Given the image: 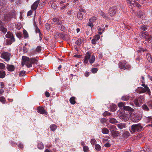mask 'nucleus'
<instances>
[{"label":"nucleus","instance_id":"f257e3e1","mask_svg":"<svg viewBox=\"0 0 152 152\" xmlns=\"http://www.w3.org/2000/svg\"><path fill=\"white\" fill-rule=\"evenodd\" d=\"M143 126L140 123L134 124L131 126L130 132L132 134L141 132L143 130Z\"/></svg>","mask_w":152,"mask_h":152},{"label":"nucleus","instance_id":"f03ea898","mask_svg":"<svg viewBox=\"0 0 152 152\" xmlns=\"http://www.w3.org/2000/svg\"><path fill=\"white\" fill-rule=\"evenodd\" d=\"M108 128L110 130L111 135L113 138H115L117 137L119 134V132L116 130L117 129L116 127L112 125L108 126Z\"/></svg>","mask_w":152,"mask_h":152},{"label":"nucleus","instance_id":"7ed1b4c3","mask_svg":"<svg viewBox=\"0 0 152 152\" xmlns=\"http://www.w3.org/2000/svg\"><path fill=\"white\" fill-rule=\"evenodd\" d=\"M22 61L21 62L22 65L23 66L26 65L28 68L31 67L32 66L30 58L26 56H23L22 57Z\"/></svg>","mask_w":152,"mask_h":152},{"label":"nucleus","instance_id":"20e7f679","mask_svg":"<svg viewBox=\"0 0 152 152\" xmlns=\"http://www.w3.org/2000/svg\"><path fill=\"white\" fill-rule=\"evenodd\" d=\"M131 114L129 113H124L119 114L120 118L122 121H125L128 120Z\"/></svg>","mask_w":152,"mask_h":152},{"label":"nucleus","instance_id":"39448f33","mask_svg":"<svg viewBox=\"0 0 152 152\" xmlns=\"http://www.w3.org/2000/svg\"><path fill=\"white\" fill-rule=\"evenodd\" d=\"M130 67V65L127 64L125 61H123L119 64V68L124 70L129 69Z\"/></svg>","mask_w":152,"mask_h":152},{"label":"nucleus","instance_id":"423d86ee","mask_svg":"<svg viewBox=\"0 0 152 152\" xmlns=\"http://www.w3.org/2000/svg\"><path fill=\"white\" fill-rule=\"evenodd\" d=\"M10 53L4 52L1 53V56L2 58L4 59L5 61H8L10 59Z\"/></svg>","mask_w":152,"mask_h":152},{"label":"nucleus","instance_id":"0eeeda50","mask_svg":"<svg viewBox=\"0 0 152 152\" xmlns=\"http://www.w3.org/2000/svg\"><path fill=\"white\" fill-rule=\"evenodd\" d=\"M116 7H110L109 10V14L111 17L113 16L115 14L116 12Z\"/></svg>","mask_w":152,"mask_h":152},{"label":"nucleus","instance_id":"6e6552de","mask_svg":"<svg viewBox=\"0 0 152 152\" xmlns=\"http://www.w3.org/2000/svg\"><path fill=\"white\" fill-rule=\"evenodd\" d=\"M91 53L89 52H87L86 54L85 57L84 59V63L85 64H87L88 63V61L90 58Z\"/></svg>","mask_w":152,"mask_h":152},{"label":"nucleus","instance_id":"1a4fd4ad","mask_svg":"<svg viewBox=\"0 0 152 152\" xmlns=\"http://www.w3.org/2000/svg\"><path fill=\"white\" fill-rule=\"evenodd\" d=\"M37 111L38 113L41 114H44L45 115H47L48 113L44 109L43 107L39 106L38 107Z\"/></svg>","mask_w":152,"mask_h":152},{"label":"nucleus","instance_id":"9d476101","mask_svg":"<svg viewBox=\"0 0 152 152\" xmlns=\"http://www.w3.org/2000/svg\"><path fill=\"white\" fill-rule=\"evenodd\" d=\"M141 119V117L137 115H133L132 118V121L134 122H137Z\"/></svg>","mask_w":152,"mask_h":152},{"label":"nucleus","instance_id":"9b49d317","mask_svg":"<svg viewBox=\"0 0 152 152\" xmlns=\"http://www.w3.org/2000/svg\"><path fill=\"white\" fill-rule=\"evenodd\" d=\"M136 92L139 94L143 93L147 91L146 89L142 87H138L136 90Z\"/></svg>","mask_w":152,"mask_h":152},{"label":"nucleus","instance_id":"f8f14e48","mask_svg":"<svg viewBox=\"0 0 152 152\" xmlns=\"http://www.w3.org/2000/svg\"><path fill=\"white\" fill-rule=\"evenodd\" d=\"M34 26L35 28V31L36 33H38L39 34V38H40V40H41L42 39L41 35L42 34L40 32V31L39 28H38L37 26L36 23L35 22L34 23Z\"/></svg>","mask_w":152,"mask_h":152},{"label":"nucleus","instance_id":"ddd939ff","mask_svg":"<svg viewBox=\"0 0 152 152\" xmlns=\"http://www.w3.org/2000/svg\"><path fill=\"white\" fill-rule=\"evenodd\" d=\"M52 20L54 23H56V24L57 25H59L62 23V21L59 20L57 18H55L52 19Z\"/></svg>","mask_w":152,"mask_h":152},{"label":"nucleus","instance_id":"4468645a","mask_svg":"<svg viewBox=\"0 0 152 152\" xmlns=\"http://www.w3.org/2000/svg\"><path fill=\"white\" fill-rule=\"evenodd\" d=\"M39 2V0H37L31 6V9L36 10L38 5Z\"/></svg>","mask_w":152,"mask_h":152},{"label":"nucleus","instance_id":"2eb2a0df","mask_svg":"<svg viewBox=\"0 0 152 152\" xmlns=\"http://www.w3.org/2000/svg\"><path fill=\"white\" fill-rule=\"evenodd\" d=\"M15 41V39L14 37H12L11 39L6 40V44L7 45H10L13 42Z\"/></svg>","mask_w":152,"mask_h":152},{"label":"nucleus","instance_id":"dca6fc26","mask_svg":"<svg viewBox=\"0 0 152 152\" xmlns=\"http://www.w3.org/2000/svg\"><path fill=\"white\" fill-rule=\"evenodd\" d=\"M118 127L120 129H123L126 127V124L124 123H120L117 125Z\"/></svg>","mask_w":152,"mask_h":152},{"label":"nucleus","instance_id":"f3484780","mask_svg":"<svg viewBox=\"0 0 152 152\" xmlns=\"http://www.w3.org/2000/svg\"><path fill=\"white\" fill-rule=\"evenodd\" d=\"M148 33L147 32H141L140 34V36L142 38H146L147 36H148Z\"/></svg>","mask_w":152,"mask_h":152},{"label":"nucleus","instance_id":"a211bd4d","mask_svg":"<svg viewBox=\"0 0 152 152\" xmlns=\"http://www.w3.org/2000/svg\"><path fill=\"white\" fill-rule=\"evenodd\" d=\"M7 69L10 71H13L14 70L15 67L14 66L12 65L8 64L7 66Z\"/></svg>","mask_w":152,"mask_h":152},{"label":"nucleus","instance_id":"6ab92c4d","mask_svg":"<svg viewBox=\"0 0 152 152\" xmlns=\"http://www.w3.org/2000/svg\"><path fill=\"white\" fill-rule=\"evenodd\" d=\"M141 86L144 87V88L146 90L148 94L150 96L151 95L150 90L149 88L148 87L147 85H145L144 84H142Z\"/></svg>","mask_w":152,"mask_h":152},{"label":"nucleus","instance_id":"aec40b11","mask_svg":"<svg viewBox=\"0 0 152 152\" xmlns=\"http://www.w3.org/2000/svg\"><path fill=\"white\" fill-rule=\"evenodd\" d=\"M130 6H135V5L136 3L134 0H126Z\"/></svg>","mask_w":152,"mask_h":152},{"label":"nucleus","instance_id":"412c9836","mask_svg":"<svg viewBox=\"0 0 152 152\" xmlns=\"http://www.w3.org/2000/svg\"><path fill=\"white\" fill-rule=\"evenodd\" d=\"M123 109L125 110H127L130 112H132L134 111V109L133 108L128 106H124Z\"/></svg>","mask_w":152,"mask_h":152},{"label":"nucleus","instance_id":"4be33fe9","mask_svg":"<svg viewBox=\"0 0 152 152\" xmlns=\"http://www.w3.org/2000/svg\"><path fill=\"white\" fill-rule=\"evenodd\" d=\"M62 36V34L61 33L57 32L54 35V37L56 39H59L60 37H61Z\"/></svg>","mask_w":152,"mask_h":152},{"label":"nucleus","instance_id":"5701e85b","mask_svg":"<svg viewBox=\"0 0 152 152\" xmlns=\"http://www.w3.org/2000/svg\"><path fill=\"white\" fill-rule=\"evenodd\" d=\"M109 122L112 124H115L118 123V121L114 118H111L110 119Z\"/></svg>","mask_w":152,"mask_h":152},{"label":"nucleus","instance_id":"b1692460","mask_svg":"<svg viewBox=\"0 0 152 152\" xmlns=\"http://www.w3.org/2000/svg\"><path fill=\"white\" fill-rule=\"evenodd\" d=\"M123 137L125 138H127L130 136V133L128 131H125L122 135Z\"/></svg>","mask_w":152,"mask_h":152},{"label":"nucleus","instance_id":"393cba45","mask_svg":"<svg viewBox=\"0 0 152 152\" xmlns=\"http://www.w3.org/2000/svg\"><path fill=\"white\" fill-rule=\"evenodd\" d=\"M3 20L4 21H9L10 20L11 18L9 14L5 15L4 16V18H3Z\"/></svg>","mask_w":152,"mask_h":152},{"label":"nucleus","instance_id":"a878e982","mask_svg":"<svg viewBox=\"0 0 152 152\" xmlns=\"http://www.w3.org/2000/svg\"><path fill=\"white\" fill-rule=\"evenodd\" d=\"M137 16L138 18H143L144 16V13L141 11H139L137 14Z\"/></svg>","mask_w":152,"mask_h":152},{"label":"nucleus","instance_id":"bb28decb","mask_svg":"<svg viewBox=\"0 0 152 152\" xmlns=\"http://www.w3.org/2000/svg\"><path fill=\"white\" fill-rule=\"evenodd\" d=\"M30 61L32 64H37L38 63V61L37 59H36L35 58H30Z\"/></svg>","mask_w":152,"mask_h":152},{"label":"nucleus","instance_id":"cd10ccee","mask_svg":"<svg viewBox=\"0 0 152 152\" xmlns=\"http://www.w3.org/2000/svg\"><path fill=\"white\" fill-rule=\"evenodd\" d=\"M102 132L104 134H108L109 132V130L107 128L104 127L102 130Z\"/></svg>","mask_w":152,"mask_h":152},{"label":"nucleus","instance_id":"c85d7f7f","mask_svg":"<svg viewBox=\"0 0 152 152\" xmlns=\"http://www.w3.org/2000/svg\"><path fill=\"white\" fill-rule=\"evenodd\" d=\"M37 147L39 149H42L44 148V145L42 142H39L38 143Z\"/></svg>","mask_w":152,"mask_h":152},{"label":"nucleus","instance_id":"c756f323","mask_svg":"<svg viewBox=\"0 0 152 152\" xmlns=\"http://www.w3.org/2000/svg\"><path fill=\"white\" fill-rule=\"evenodd\" d=\"M130 97L129 96L126 95L123 96L121 98V99L123 101H127L129 99Z\"/></svg>","mask_w":152,"mask_h":152},{"label":"nucleus","instance_id":"7c9ffc66","mask_svg":"<svg viewBox=\"0 0 152 152\" xmlns=\"http://www.w3.org/2000/svg\"><path fill=\"white\" fill-rule=\"evenodd\" d=\"M0 30L4 34H5L7 32V29L3 26H1L0 27Z\"/></svg>","mask_w":152,"mask_h":152},{"label":"nucleus","instance_id":"2f4dec72","mask_svg":"<svg viewBox=\"0 0 152 152\" xmlns=\"http://www.w3.org/2000/svg\"><path fill=\"white\" fill-rule=\"evenodd\" d=\"M75 98L74 97H72L70 98L69 99V101L70 103L72 104H74L76 103V102L75 100Z\"/></svg>","mask_w":152,"mask_h":152},{"label":"nucleus","instance_id":"473e14b6","mask_svg":"<svg viewBox=\"0 0 152 152\" xmlns=\"http://www.w3.org/2000/svg\"><path fill=\"white\" fill-rule=\"evenodd\" d=\"M95 56L94 55H92L91 56V57L90 59L89 60V63L91 64H92L94 63V61H95Z\"/></svg>","mask_w":152,"mask_h":152},{"label":"nucleus","instance_id":"72a5a7b5","mask_svg":"<svg viewBox=\"0 0 152 152\" xmlns=\"http://www.w3.org/2000/svg\"><path fill=\"white\" fill-rule=\"evenodd\" d=\"M5 36L6 38H10V39L12 37H14L12 33L9 31L7 32V34Z\"/></svg>","mask_w":152,"mask_h":152},{"label":"nucleus","instance_id":"f704fd0d","mask_svg":"<svg viewBox=\"0 0 152 152\" xmlns=\"http://www.w3.org/2000/svg\"><path fill=\"white\" fill-rule=\"evenodd\" d=\"M5 75V72L4 71H0V78H4Z\"/></svg>","mask_w":152,"mask_h":152},{"label":"nucleus","instance_id":"c9c22d12","mask_svg":"<svg viewBox=\"0 0 152 152\" xmlns=\"http://www.w3.org/2000/svg\"><path fill=\"white\" fill-rule=\"evenodd\" d=\"M51 130L54 131L57 129V126L55 124H53L51 125L50 127Z\"/></svg>","mask_w":152,"mask_h":152},{"label":"nucleus","instance_id":"e433bc0d","mask_svg":"<svg viewBox=\"0 0 152 152\" xmlns=\"http://www.w3.org/2000/svg\"><path fill=\"white\" fill-rule=\"evenodd\" d=\"M59 25L60 26H58V28L61 31H63L65 30L66 27L64 26L62 24Z\"/></svg>","mask_w":152,"mask_h":152},{"label":"nucleus","instance_id":"4c0bfd02","mask_svg":"<svg viewBox=\"0 0 152 152\" xmlns=\"http://www.w3.org/2000/svg\"><path fill=\"white\" fill-rule=\"evenodd\" d=\"M146 57L147 60L149 62H152V58L150 54L148 53L146 55Z\"/></svg>","mask_w":152,"mask_h":152},{"label":"nucleus","instance_id":"58836bf2","mask_svg":"<svg viewBox=\"0 0 152 152\" xmlns=\"http://www.w3.org/2000/svg\"><path fill=\"white\" fill-rule=\"evenodd\" d=\"M142 108L143 110L146 111H148L149 110L147 106L145 104L143 105L142 106Z\"/></svg>","mask_w":152,"mask_h":152},{"label":"nucleus","instance_id":"ea45409f","mask_svg":"<svg viewBox=\"0 0 152 152\" xmlns=\"http://www.w3.org/2000/svg\"><path fill=\"white\" fill-rule=\"evenodd\" d=\"M144 97L142 96H140L138 97V99L140 104L144 100Z\"/></svg>","mask_w":152,"mask_h":152},{"label":"nucleus","instance_id":"a19ab883","mask_svg":"<svg viewBox=\"0 0 152 152\" xmlns=\"http://www.w3.org/2000/svg\"><path fill=\"white\" fill-rule=\"evenodd\" d=\"M9 15L10 18H15L16 17V14L15 12L10 13Z\"/></svg>","mask_w":152,"mask_h":152},{"label":"nucleus","instance_id":"79ce46f5","mask_svg":"<svg viewBox=\"0 0 152 152\" xmlns=\"http://www.w3.org/2000/svg\"><path fill=\"white\" fill-rule=\"evenodd\" d=\"M83 41L81 39L79 38L75 42V44L78 45H80L82 43Z\"/></svg>","mask_w":152,"mask_h":152},{"label":"nucleus","instance_id":"37998d69","mask_svg":"<svg viewBox=\"0 0 152 152\" xmlns=\"http://www.w3.org/2000/svg\"><path fill=\"white\" fill-rule=\"evenodd\" d=\"M0 102L2 103L3 104H4L6 102L5 98L3 96L0 97Z\"/></svg>","mask_w":152,"mask_h":152},{"label":"nucleus","instance_id":"c03bdc74","mask_svg":"<svg viewBox=\"0 0 152 152\" xmlns=\"http://www.w3.org/2000/svg\"><path fill=\"white\" fill-rule=\"evenodd\" d=\"M77 17L80 20H81L83 18V15L80 12L77 13Z\"/></svg>","mask_w":152,"mask_h":152},{"label":"nucleus","instance_id":"a18cd8bd","mask_svg":"<svg viewBox=\"0 0 152 152\" xmlns=\"http://www.w3.org/2000/svg\"><path fill=\"white\" fill-rule=\"evenodd\" d=\"M41 51V46H38L36 50H35V53H36V52L37 53H39Z\"/></svg>","mask_w":152,"mask_h":152},{"label":"nucleus","instance_id":"49530a36","mask_svg":"<svg viewBox=\"0 0 152 152\" xmlns=\"http://www.w3.org/2000/svg\"><path fill=\"white\" fill-rule=\"evenodd\" d=\"M125 102H121L119 103H118V106L120 108H121L122 107H124V106H125Z\"/></svg>","mask_w":152,"mask_h":152},{"label":"nucleus","instance_id":"de8ad7c7","mask_svg":"<svg viewBox=\"0 0 152 152\" xmlns=\"http://www.w3.org/2000/svg\"><path fill=\"white\" fill-rule=\"evenodd\" d=\"M95 148L98 151H100L101 149V146L98 144H96L95 145Z\"/></svg>","mask_w":152,"mask_h":152},{"label":"nucleus","instance_id":"09e8293b","mask_svg":"<svg viewBox=\"0 0 152 152\" xmlns=\"http://www.w3.org/2000/svg\"><path fill=\"white\" fill-rule=\"evenodd\" d=\"M103 115L105 117L106 116H110L111 115V113L107 111H105L103 114Z\"/></svg>","mask_w":152,"mask_h":152},{"label":"nucleus","instance_id":"8fccbe9b","mask_svg":"<svg viewBox=\"0 0 152 152\" xmlns=\"http://www.w3.org/2000/svg\"><path fill=\"white\" fill-rule=\"evenodd\" d=\"M139 101L138 100V99H136L134 100V103L136 106H140L141 105L140 104H139Z\"/></svg>","mask_w":152,"mask_h":152},{"label":"nucleus","instance_id":"3c124183","mask_svg":"<svg viewBox=\"0 0 152 152\" xmlns=\"http://www.w3.org/2000/svg\"><path fill=\"white\" fill-rule=\"evenodd\" d=\"M23 34L25 38H27L28 37V34L26 30L23 31Z\"/></svg>","mask_w":152,"mask_h":152},{"label":"nucleus","instance_id":"603ef678","mask_svg":"<svg viewBox=\"0 0 152 152\" xmlns=\"http://www.w3.org/2000/svg\"><path fill=\"white\" fill-rule=\"evenodd\" d=\"M26 72L25 71H21L20 73V75L21 76H23L25 75V73Z\"/></svg>","mask_w":152,"mask_h":152},{"label":"nucleus","instance_id":"864d4df0","mask_svg":"<svg viewBox=\"0 0 152 152\" xmlns=\"http://www.w3.org/2000/svg\"><path fill=\"white\" fill-rule=\"evenodd\" d=\"M83 150L85 152H88V148L87 146H84L83 147Z\"/></svg>","mask_w":152,"mask_h":152},{"label":"nucleus","instance_id":"5fc2aeb1","mask_svg":"<svg viewBox=\"0 0 152 152\" xmlns=\"http://www.w3.org/2000/svg\"><path fill=\"white\" fill-rule=\"evenodd\" d=\"M98 71L97 68H93L92 69L91 71L92 73H96Z\"/></svg>","mask_w":152,"mask_h":152},{"label":"nucleus","instance_id":"6e6d98bb","mask_svg":"<svg viewBox=\"0 0 152 152\" xmlns=\"http://www.w3.org/2000/svg\"><path fill=\"white\" fill-rule=\"evenodd\" d=\"M96 20V17H93L90 19L89 21L91 22H93Z\"/></svg>","mask_w":152,"mask_h":152},{"label":"nucleus","instance_id":"4d7b16f0","mask_svg":"<svg viewBox=\"0 0 152 152\" xmlns=\"http://www.w3.org/2000/svg\"><path fill=\"white\" fill-rule=\"evenodd\" d=\"M5 65L2 63H0V69H2L5 68Z\"/></svg>","mask_w":152,"mask_h":152},{"label":"nucleus","instance_id":"13d9d810","mask_svg":"<svg viewBox=\"0 0 152 152\" xmlns=\"http://www.w3.org/2000/svg\"><path fill=\"white\" fill-rule=\"evenodd\" d=\"M100 38V36L99 35H96L94 37V39L95 40H96V41L98 40Z\"/></svg>","mask_w":152,"mask_h":152},{"label":"nucleus","instance_id":"bf43d9fd","mask_svg":"<svg viewBox=\"0 0 152 152\" xmlns=\"http://www.w3.org/2000/svg\"><path fill=\"white\" fill-rule=\"evenodd\" d=\"M45 28L47 30H49L50 29V25L48 23H46L45 24Z\"/></svg>","mask_w":152,"mask_h":152},{"label":"nucleus","instance_id":"052dcab7","mask_svg":"<svg viewBox=\"0 0 152 152\" xmlns=\"http://www.w3.org/2000/svg\"><path fill=\"white\" fill-rule=\"evenodd\" d=\"M140 29L143 30V31H145L147 29V28L145 26H142L140 27Z\"/></svg>","mask_w":152,"mask_h":152},{"label":"nucleus","instance_id":"680f3d73","mask_svg":"<svg viewBox=\"0 0 152 152\" xmlns=\"http://www.w3.org/2000/svg\"><path fill=\"white\" fill-rule=\"evenodd\" d=\"M91 142L92 145H94L96 142V141L95 139H92Z\"/></svg>","mask_w":152,"mask_h":152},{"label":"nucleus","instance_id":"e2e57ef3","mask_svg":"<svg viewBox=\"0 0 152 152\" xmlns=\"http://www.w3.org/2000/svg\"><path fill=\"white\" fill-rule=\"evenodd\" d=\"M23 51L24 53H26L28 51V49L27 48H26V47L24 46V45H23Z\"/></svg>","mask_w":152,"mask_h":152},{"label":"nucleus","instance_id":"0e129e2a","mask_svg":"<svg viewBox=\"0 0 152 152\" xmlns=\"http://www.w3.org/2000/svg\"><path fill=\"white\" fill-rule=\"evenodd\" d=\"M148 106H149V107H150L151 108H152V100L149 101L148 102Z\"/></svg>","mask_w":152,"mask_h":152},{"label":"nucleus","instance_id":"69168bd1","mask_svg":"<svg viewBox=\"0 0 152 152\" xmlns=\"http://www.w3.org/2000/svg\"><path fill=\"white\" fill-rule=\"evenodd\" d=\"M92 22H91L90 21L87 24V26H90L91 27V28H90V29H92V26H93V25H92Z\"/></svg>","mask_w":152,"mask_h":152},{"label":"nucleus","instance_id":"338daca9","mask_svg":"<svg viewBox=\"0 0 152 152\" xmlns=\"http://www.w3.org/2000/svg\"><path fill=\"white\" fill-rule=\"evenodd\" d=\"M100 15H101L103 17V18H106V17L105 15V14L103 12H102L101 11L100 12Z\"/></svg>","mask_w":152,"mask_h":152},{"label":"nucleus","instance_id":"774afa93","mask_svg":"<svg viewBox=\"0 0 152 152\" xmlns=\"http://www.w3.org/2000/svg\"><path fill=\"white\" fill-rule=\"evenodd\" d=\"M16 36L19 38H20L22 37V34L21 33H17L16 34Z\"/></svg>","mask_w":152,"mask_h":152}]
</instances>
